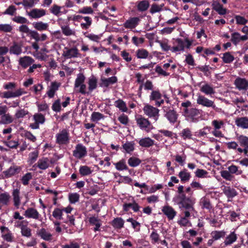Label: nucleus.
Segmentation results:
<instances>
[{"instance_id":"nucleus-1","label":"nucleus","mask_w":248,"mask_h":248,"mask_svg":"<svg viewBox=\"0 0 248 248\" xmlns=\"http://www.w3.org/2000/svg\"><path fill=\"white\" fill-rule=\"evenodd\" d=\"M201 111L198 108H190L189 109H185L183 115L187 120L191 122H197L200 117Z\"/></svg>"},{"instance_id":"nucleus-2","label":"nucleus","mask_w":248,"mask_h":248,"mask_svg":"<svg viewBox=\"0 0 248 248\" xmlns=\"http://www.w3.org/2000/svg\"><path fill=\"white\" fill-rule=\"evenodd\" d=\"M8 108L6 106H0V116L1 124H9L13 122V119L9 113H7Z\"/></svg>"},{"instance_id":"nucleus-3","label":"nucleus","mask_w":248,"mask_h":248,"mask_svg":"<svg viewBox=\"0 0 248 248\" xmlns=\"http://www.w3.org/2000/svg\"><path fill=\"white\" fill-rule=\"evenodd\" d=\"M144 113L150 118H153L155 121L158 120L159 109L151 105H147L143 108Z\"/></svg>"},{"instance_id":"nucleus-4","label":"nucleus","mask_w":248,"mask_h":248,"mask_svg":"<svg viewBox=\"0 0 248 248\" xmlns=\"http://www.w3.org/2000/svg\"><path fill=\"white\" fill-rule=\"evenodd\" d=\"M136 122L140 129L147 132L150 131L153 129V126L151 123L147 119L144 117L140 116L136 118Z\"/></svg>"},{"instance_id":"nucleus-5","label":"nucleus","mask_w":248,"mask_h":248,"mask_svg":"<svg viewBox=\"0 0 248 248\" xmlns=\"http://www.w3.org/2000/svg\"><path fill=\"white\" fill-rule=\"evenodd\" d=\"M56 143L59 144H66L69 141V133L66 129H62L56 136Z\"/></svg>"},{"instance_id":"nucleus-6","label":"nucleus","mask_w":248,"mask_h":248,"mask_svg":"<svg viewBox=\"0 0 248 248\" xmlns=\"http://www.w3.org/2000/svg\"><path fill=\"white\" fill-rule=\"evenodd\" d=\"M197 103L199 105L207 108H212L214 109H215L216 108L214 101L209 100L204 95H199L198 96Z\"/></svg>"},{"instance_id":"nucleus-7","label":"nucleus","mask_w":248,"mask_h":248,"mask_svg":"<svg viewBox=\"0 0 248 248\" xmlns=\"http://www.w3.org/2000/svg\"><path fill=\"white\" fill-rule=\"evenodd\" d=\"M33 119L34 122L30 125V127L33 129H38L39 124H44L46 120L45 116L42 114L38 113L33 115Z\"/></svg>"},{"instance_id":"nucleus-8","label":"nucleus","mask_w":248,"mask_h":248,"mask_svg":"<svg viewBox=\"0 0 248 248\" xmlns=\"http://www.w3.org/2000/svg\"><path fill=\"white\" fill-rule=\"evenodd\" d=\"M87 154L86 148L81 144H77L75 150L73 151V155L78 159H81L84 157Z\"/></svg>"},{"instance_id":"nucleus-9","label":"nucleus","mask_w":248,"mask_h":248,"mask_svg":"<svg viewBox=\"0 0 248 248\" xmlns=\"http://www.w3.org/2000/svg\"><path fill=\"white\" fill-rule=\"evenodd\" d=\"M62 55L66 59H71L78 57L79 55V53L78 49L76 47L71 48L65 47Z\"/></svg>"},{"instance_id":"nucleus-10","label":"nucleus","mask_w":248,"mask_h":248,"mask_svg":"<svg viewBox=\"0 0 248 248\" xmlns=\"http://www.w3.org/2000/svg\"><path fill=\"white\" fill-rule=\"evenodd\" d=\"M0 230L2 233V238L7 242H12L14 241V236L11 231L4 226L0 227Z\"/></svg>"},{"instance_id":"nucleus-11","label":"nucleus","mask_w":248,"mask_h":248,"mask_svg":"<svg viewBox=\"0 0 248 248\" xmlns=\"http://www.w3.org/2000/svg\"><path fill=\"white\" fill-rule=\"evenodd\" d=\"M195 203V199L190 197L187 198L184 201L179 202L178 204L180 205V207L183 208L186 210H194V204Z\"/></svg>"},{"instance_id":"nucleus-12","label":"nucleus","mask_w":248,"mask_h":248,"mask_svg":"<svg viewBox=\"0 0 248 248\" xmlns=\"http://www.w3.org/2000/svg\"><path fill=\"white\" fill-rule=\"evenodd\" d=\"M163 110L166 112L165 116L170 123L174 124L177 121L178 115L176 111L174 109L168 110L166 107L163 108Z\"/></svg>"},{"instance_id":"nucleus-13","label":"nucleus","mask_w":248,"mask_h":248,"mask_svg":"<svg viewBox=\"0 0 248 248\" xmlns=\"http://www.w3.org/2000/svg\"><path fill=\"white\" fill-rule=\"evenodd\" d=\"M26 92L23 91V90L21 88H19L15 91H9L4 92L2 93V97L4 98H16L18 97L25 94Z\"/></svg>"},{"instance_id":"nucleus-14","label":"nucleus","mask_w":248,"mask_h":248,"mask_svg":"<svg viewBox=\"0 0 248 248\" xmlns=\"http://www.w3.org/2000/svg\"><path fill=\"white\" fill-rule=\"evenodd\" d=\"M12 200L13 205L16 209H19L21 204V199L20 189L18 188L14 189L12 192Z\"/></svg>"},{"instance_id":"nucleus-15","label":"nucleus","mask_w":248,"mask_h":248,"mask_svg":"<svg viewBox=\"0 0 248 248\" xmlns=\"http://www.w3.org/2000/svg\"><path fill=\"white\" fill-rule=\"evenodd\" d=\"M140 18L139 17H130L124 23L123 26L125 29L130 30L135 28L139 24Z\"/></svg>"},{"instance_id":"nucleus-16","label":"nucleus","mask_w":248,"mask_h":248,"mask_svg":"<svg viewBox=\"0 0 248 248\" xmlns=\"http://www.w3.org/2000/svg\"><path fill=\"white\" fill-rule=\"evenodd\" d=\"M234 84L239 90L246 91L248 89V81L245 78H237L234 81Z\"/></svg>"},{"instance_id":"nucleus-17","label":"nucleus","mask_w":248,"mask_h":248,"mask_svg":"<svg viewBox=\"0 0 248 248\" xmlns=\"http://www.w3.org/2000/svg\"><path fill=\"white\" fill-rule=\"evenodd\" d=\"M24 216L28 218L38 219L40 214L37 210L33 208H28L25 212Z\"/></svg>"},{"instance_id":"nucleus-18","label":"nucleus","mask_w":248,"mask_h":248,"mask_svg":"<svg viewBox=\"0 0 248 248\" xmlns=\"http://www.w3.org/2000/svg\"><path fill=\"white\" fill-rule=\"evenodd\" d=\"M212 8L220 15H224L227 13V9L217 1H214L211 5Z\"/></svg>"},{"instance_id":"nucleus-19","label":"nucleus","mask_w":248,"mask_h":248,"mask_svg":"<svg viewBox=\"0 0 248 248\" xmlns=\"http://www.w3.org/2000/svg\"><path fill=\"white\" fill-rule=\"evenodd\" d=\"M162 212L170 220L172 219L176 215V211L170 206H164L162 209Z\"/></svg>"},{"instance_id":"nucleus-20","label":"nucleus","mask_w":248,"mask_h":248,"mask_svg":"<svg viewBox=\"0 0 248 248\" xmlns=\"http://www.w3.org/2000/svg\"><path fill=\"white\" fill-rule=\"evenodd\" d=\"M45 15L46 11L42 9H34L28 13V15L33 18H38Z\"/></svg>"},{"instance_id":"nucleus-21","label":"nucleus","mask_w":248,"mask_h":248,"mask_svg":"<svg viewBox=\"0 0 248 248\" xmlns=\"http://www.w3.org/2000/svg\"><path fill=\"white\" fill-rule=\"evenodd\" d=\"M89 222L92 225H95L93 229L94 232L100 230L99 228L101 226V221L97 217L93 216L89 218Z\"/></svg>"},{"instance_id":"nucleus-22","label":"nucleus","mask_w":248,"mask_h":248,"mask_svg":"<svg viewBox=\"0 0 248 248\" xmlns=\"http://www.w3.org/2000/svg\"><path fill=\"white\" fill-rule=\"evenodd\" d=\"M101 83L100 84L101 86L108 87L111 84H113L117 82V78L115 76L107 78H101Z\"/></svg>"},{"instance_id":"nucleus-23","label":"nucleus","mask_w":248,"mask_h":248,"mask_svg":"<svg viewBox=\"0 0 248 248\" xmlns=\"http://www.w3.org/2000/svg\"><path fill=\"white\" fill-rule=\"evenodd\" d=\"M235 122L238 127L245 129L248 128V118L247 117L238 118L236 119Z\"/></svg>"},{"instance_id":"nucleus-24","label":"nucleus","mask_w":248,"mask_h":248,"mask_svg":"<svg viewBox=\"0 0 248 248\" xmlns=\"http://www.w3.org/2000/svg\"><path fill=\"white\" fill-rule=\"evenodd\" d=\"M34 62V60L30 57L25 56L19 59V64L23 68H26L31 65Z\"/></svg>"},{"instance_id":"nucleus-25","label":"nucleus","mask_w":248,"mask_h":248,"mask_svg":"<svg viewBox=\"0 0 248 248\" xmlns=\"http://www.w3.org/2000/svg\"><path fill=\"white\" fill-rule=\"evenodd\" d=\"M139 144L142 147L149 148L154 144V141L149 137L141 139L139 141Z\"/></svg>"},{"instance_id":"nucleus-26","label":"nucleus","mask_w":248,"mask_h":248,"mask_svg":"<svg viewBox=\"0 0 248 248\" xmlns=\"http://www.w3.org/2000/svg\"><path fill=\"white\" fill-rule=\"evenodd\" d=\"M177 46H173L171 48L172 52H177L180 51H184L185 49V42L181 38H177L176 39Z\"/></svg>"},{"instance_id":"nucleus-27","label":"nucleus","mask_w":248,"mask_h":248,"mask_svg":"<svg viewBox=\"0 0 248 248\" xmlns=\"http://www.w3.org/2000/svg\"><path fill=\"white\" fill-rule=\"evenodd\" d=\"M223 191L224 194L228 198H232L237 194L235 189L230 186H225L223 189Z\"/></svg>"},{"instance_id":"nucleus-28","label":"nucleus","mask_w":248,"mask_h":248,"mask_svg":"<svg viewBox=\"0 0 248 248\" xmlns=\"http://www.w3.org/2000/svg\"><path fill=\"white\" fill-rule=\"evenodd\" d=\"M150 4L148 0H143L137 2V9L139 12H145L149 7Z\"/></svg>"},{"instance_id":"nucleus-29","label":"nucleus","mask_w":248,"mask_h":248,"mask_svg":"<svg viewBox=\"0 0 248 248\" xmlns=\"http://www.w3.org/2000/svg\"><path fill=\"white\" fill-rule=\"evenodd\" d=\"M97 79L94 76H93L89 78L88 84L89 86L88 90L90 93L97 88Z\"/></svg>"},{"instance_id":"nucleus-30","label":"nucleus","mask_w":248,"mask_h":248,"mask_svg":"<svg viewBox=\"0 0 248 248\" xmlns=\"http://www.w3.org/2000/svg\"><path fill=\"white\" fill-rule=\"evenodd\" d=\"M200 91L206 95H212L215 93L214 88L207 83L203 85L201 87Z\"/></svg>"},{"instance_id":"nucleus-31","label":"nucleus","mask_w":248,"mask_h":248,"mask_svg":"<svg viewBox=\"0 0 248 248\" xmlns=\"http://www.w3.org/2000/svg\"><path fill=\"white\" fill-rule=\"evenodd\" d=\"M11 196L7 192L0 194V203L4 205H8L10 203Z\"/></svg>"},{"instance_id":"nucleus-32","label":"nucleus","mask_w":248,"mask_h":248,"mask_svg":"<svg viewBox=\"0 0 248 248\" xmlns=\"http://www.w3.org/2000/svg\"><path fill=\"white\" fill-rule=\"evenodd\" d=\"M200 204L202 209H206L210 211L212 208V205L210 199L206 197L201 199Z\"/></svg>"},{"instance_id":"nucleus-33","label":"nucleus","mask_w":248,"mask_h":248,"mask_svg":"<svg viewBox=\"0 0 248 248\" xmlns=\"http://www.w3.org/2000/svg\"><path fill=\"white\" fill-rule=\"evenodd\" d=\"M9 50L10 54L16 55H20L22 52V48L21 46L16 43H14L13 45L10 47Z\"/></svg>"},{"instance_id":"nucleus-34","label":"nucleus","mask_w":248,"mask_h":248,"mask_svg":"<svg viewBox=\"0 0 248 248\" xmlns=\"http://www.w3.org/2000/svg\"><path fill=\"white\" fill-rule=\"evenodd\" d=\"M236 234L234 232H232L228 236H227L225 241H224V244L225 246H227L228 245H230L234 242L237 239Z\"/></svg>"},{"instance_id":"nucleus-35","label":"nucleus","mask_w":248,"mask_h":248,"mask_svg":"<svg viewBox=\"0 0 248 248\" xmlns=\"http://www.w3.org/2000/svg\"><path fill=\"white\" fill-rule=\"evenodd\" d=\"M124 222L121 217H116L112 221L111 224L115 229H120L124 227Z\"/></svg>"},{"instance_id":"nucleus-36","label":"nucleus","mask_w":248,"mask_h":248,"mask_svg":"<svg viewBox=\"0 0 248 248\" xmlns=\"http://www.w3.org/2000/svg\"><path fill=\"white\" fill-rule=\"evenodd\" d=\"M38 234L41 237V238L46 241H50L52 239V234L47 232L44 228L41 229L39 231Z\"/></svg>"},{"instance_id":"nucleus-37","label":"nucleus","mask_w":248,"mask_h":248,"mask_svg":"<svg viewBox=\"0 0 248 248\" xmlns=\"http://www.w3.org/2000/svg\"><path fill=\"white\" fill-rule=\"evenodd\" d=\"M33 27L39 31H46L48 29V24L46 23H43L42 21L34 22Z\"/></svg>"},{"instance_id":"nucleus-38","label":"nucleus","mask_w":248,"mask_h":248,"mask_svg":"<svg viewBox=\"0 0 248 248\" xmlns=\"http://www.w3.org/2000/svg\"><path fill=\"white\" fill-rule=\"evenodd\" d=\"M114 105L122 112H126L128 110L126 103L122 99H118L115 101Z\"/></svg>"},{"instance_id":"nucleus-39","label":"nucleus","mask_w":248,"mask_h":248,"mask_svg":"<svg viewBox=\"0 0 248 248\" xmlns=\"http://www.w3.org/2000/svg\"><path fill=\"white\" fill-rule=\"evenodd\" d=\"M114 165L118 170L122 171L128 170V167L126 165L125 160L124 159L120 160L117 163H114Z\"/></svg>"},{"instance_id":"nucleus-40","label":"nucleus","mask_w":248,"mask_h":248,"mask_svg":"<svg viewBox=\"0 0 248 248\" xmlns=\"http://www.w3.org/2000/svg\"><path fill=\"white\" fill-rule=\"evenodd\" d=\"M62 33L65 36L75 35L76 31L71 29L69 26L63 25L61 26Z\"/></svg>"},{"instance_id":"nucleus-41","label":"nucleus","mask_w":248,"mask_h":248,"mask_svg":"<svg viewBox=\"0 0 248 248\" xmlns=\"http://www.w3.org/2000/svg\"><path fill=\"white\" fill-rule=\"evenodd\" d=\"M150 238L153 244H158L160 240L159 234L155 229H154L153 231L151 232L150 235Z\"/></svg>"},{"instance_id":"nucleus-42","label":"nucleus","mask_w":248,"mask_h":248,"mask_svg":"<svg viewBox=\"0 0 248 248\" xmlns=\"http://www.w3.org/2000/svg\"><path fill=\"white\" fill-rule=\"evenodd\" d=\"M178 176L182 182H187L190 179V174L186 169H184L179 173Z\"/></svg>"},{"instance_id":"nucleus-43","label":"nucleus","mask_w":248,"mask_h":248,"mask_svg":"<svg viewBox=\"0 0 248 248\" xmlns=\"http://www.w3.org/2000/svg\"><path fill=\"white\" fill-rule=\"evenodd\" d=\"M211 235L212 236V237L214 239L215 241L219 240L221 238H223L225 237L226 235V232L223 231H213Z\"/></svg>"},{"instance_id":"nucleus-44","label":"nucleus","mask_w":248,"mask_h":248,"mask_svg":"<svg viewBox=\"0 0 248 248\" xmlns=\"http://www.w3.org/2000/svg\"><path fill=\"white\" fill-rule=\"evenodd\" d=\"M38 167L41 170H46L48 166V159L47 158H44L39 159L37 163Z\"/></svg>"},{"instance_id":"nucleus-45","label":"nucleus","mask_w":248,"mask_h":248,"mask_svg":"<svg viewBox=\"0 0 248 248\" xmlns=\"http://www.w3.org/2000/svg\"><path fill=\"white\" fill-rule=\"evenodd\" d=\"M237 139L241 146L248 148V137L244 135H240L237 137Z\"/></svg>"},{"instance_id":"nucleus-46","label":"nucleus","mask_w":248,"mask_h":248,"mask_svg":"<svg viewBox=\"0 0 248 248\" xmlns=\"http://www.w3.org/2000/svg\"><path fill=\"white\" fill-rule=\"evenodd\" d=\"M149 55L148 51L143 48L139 49L136 51V56L139 59H146Z\"/></svg>"},{"instance_id":"nucleus-47","label":"nucleus","mask_w":248,"mask_h":248,"mask_svg":"<svg viewBox=\"0 0 248 248\" xmlns=\"http://www.w3.org/2000/svg\"><path fill=\"white\" fill-rule=\"evenodd\" d=\"M79 173L82 176H87L91 174L93 170L87 166H82L79 168Z\"/></svg>"},{"instance_id":"nucleus-48","label":"nucleus","mask_w":248,"mask_h":248,"mask_svg":"<svg viewBox=\"0 0 248 248\" xmlns=\"http://www.w3.org/2000/svg\"><path fill=\"white\" fill-rule=\"evenodd\" d=\"M85 77L83 74H79L76 79L75 82V88H78L79 86L84 83Z\"/></svg>"},{"instance_id":"nucleus-49","label":"nucleus","mask_w":248,"mask_h":248,"mask_svg":"<svg viewBox=\"0 0 248 248\" xmlns=\"http://www.w3.org/2000/svg\"><path fill=\"white\" fill-rule=\"evenodd\" d=\"M83 19L85 21V23H81L80 27L82 29L87 30L92 25V20L89 16H84Z\"/></svg>"},{"instance_id":"nucleus-50","label":"nucleus","mask_w":248,"mask_h":248,"mask_svg":"<svg viewBox=\"0 0 248 248\" xmlns=\"http://www.w3.org/2000/svg\"><path fill=\"white\" fill-rule=\"evenodd\" d=\"M222 58L223 62L226 63H230L234 59L233 56L229 52L224 53Z\"/></svg>"},{"instance_id":"nucleus-51","label":"nucleus","mask_w":248,"mask_h":248,"mask_svg":"<svg viewBox=\"0 0 248 248\" xmlns=\"http://www.w3.org/2000/svg\"><path fill=\"white\" fill-rule=\"evenodd\" d=\"M141 160L136 157H131L128 160V163L129 166L132 167H135L140 165L141 163Z\"/></svg>"},{"instance_id":"nucleus-52","label":"nucleus","mask_w":248,"mask_h":248,"mask_svg":"<svg viewBox=\"0 0 248 248\" xmlns=\"http://www.w3.org/2000/svg\"><path fill=\"white\" fill-rule=\"evenodd\" d=\"M123 147L127 153H130L134 150V143L132 142H126L123 144Z\"/></svg>"},{"instance_id":"nucleus-53","label":"nucleus","mask_w":248,"mask_h":248,"mask_svg":"<svg viewBox=\"0 0 248 248\" xmlns=\"http://www.w3.org/2000/svg\"><path fill=\"white\" fill-rule=\"evenodd\" d=\"M27 225L25 224V226H22L21 233L22 236L30 237L31 235V229Z\"/></svg>"},{"instance_id":"nucleus-54","label":"nucleus","mask_w":248,"mask_h":248,"mask_svg":"<svg viewBox=\"0 0 248 248\" xmlns=\"http://www.w3.org/2000/svg\"><path fill=\"white\" fill-rule=\"evenodd\" d=\"M162 95L159 91H153L150 95V99L157 101L161 99Z\"/></svg>"},{"instance_id":"nucleus-55","label":"nucleus","mask_w":248,"mask_h":248,"mask_svg":"<svg viewBox=\"0 0 248 248\" xmlns=\"http://www.w3.org/2000/svg\"><path fill=\"white\" fill-rule=\"evenodd\" d=\"M220 173L221 177L226 180L232 181L234 178V176L228 170H222Z\"/></svg>"},{"instance_id":"nucleus-56","label":"nucleus","mask_w":248,"mask_h":248,"mask_svg":"<svg viewBox=\"0 0 248 248\" xmlns=\"http://www.w3.org/2000/svg\"><path fill=\"white\" fill-rule=\"evenodd\" d=\"M104 118V115L98 112H93L91 115V120L93 122H97Z\"/></svg>"},{"instance_id":"nucleus-57","label":"nucleus","mask_w":248,"mask_h":248,"mask_svg":"<svg viewBox=\"0 0 248 248\" xmlns=\"http://www.w3.org/2000/svg\"><path fill=\"white\" fill-rule=\"evenodd\" d=\"M240 38V33L237 32H235L232 34L231 41L234 45H236L241 41Z\"/></svg>"},{"instance_id":"nucleus-58","label":"nucleus","mask_w":248,"mask_h":248,"mask_svg":"<svg viewBox=\"0 0 248 248\" xmlns=\"http://www.w3.org/2000/svg\"><path fill=\"white\" fill-rule=\"evenodd\" d=\"M181 135L183 137L184 139H190L192 137L191 132L188 128L184 129L181 133Z\"/></svg>"},{"instance_id":"nucleus-59","label":"nucleus","mask_w":248,"mask_h":248,"mask_svg":"<svg viewBox=\"0 0 248 248\" xmlns=\"http://www.w3.org/2000/svg\"><path fill=\"white\" fill-rule=\"evenodd\" d=\"M52 216L55 218L62 219V210L58 208H55L52 213Z\"/></svg>"},{"instance_id":"nucleus-60","label":"nucleus","mask_w":248,"mask_h":248,"mask_svg":"<svg viewBox=\"0 0 248 248\" xmlns=\"http://www.w3.org/2000/svg\"><path fill=\"white\" fill-rule=\"evenodd\" d=\"M195 176L198 178L206 177L208 172L203 169H198L195 172Z\"/></svg>"},{"instance_id":"nucleus-61","label":"nucleus","mask_w":248,"mask_h":248,"mask_svg":"<svg viewBox=\"0 0 248 248\" xmlns=\"http://www.w3.org/2000/svg\"><path fill=\"white\" fill-rule=\"evenodd\" d=\"M18 169L16 167H11L5 172V174L7 177H11L15 175L18 171Z\"/></svg>"},{"instance_id":"nucleus-62","label":"nucleus","mask_w":248,"mask_h":248,"mask_svg":"<svg viewBox=\"0 0 248 248\" xmlns=\"http://www.w3.org/2000/svg\"><path fill=\"white\" fill-rule=\"evenodd\" d=\"M61 8L57 4H54L50 9V12L55 16H58L61 13Z\"/></svg>"},{"instance_id":"nucleus-63","label":"nucleus","mask_w":248,"mask_h":248,"mask_svg":"<svg viewBox=\"0 0 248 248\" xmlns=\"http://www.w3.org/2000/svg\"><path fill=\"white\" fill-rule=\"evenodd\" d=\"M236 23L238 25H245L248 22V20L243 16L236 15L234 16Z\"/></svg>"},{"instance_id":"nucleus-64","label":"nucleus","mask_w":248,"mask_h":248,"mask_svg":"<svg viewBox=\"0 0 248 248\" xmlns=\"http://www.w3.org/2000/svg\"><path fill=\"white\" fill-rule=\"evenodd\" d=\"M13 21L19 24H26L28 23V20L24 17L16 16L13 18Z\"/></svg>"}]
</instances>
